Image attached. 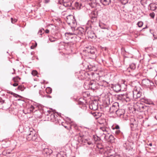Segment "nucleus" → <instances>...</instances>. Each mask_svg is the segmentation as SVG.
<instances>
[{
	"mask_svg": "<svg viewBox=\"0 0 157 157\" xmlns=\"http://www.w3.org/2000/svg\"><path fill=\"white\" fill-rule=\"evenodd\" d=\"M100 129L103 132H107V128L105 127H101Z\"/></svg>",
	"mask_w": 157,
	"mask_h": 157,
	"instance_id": "51",
	"label": "nucleus"
},
{
	"mask_svg": "<svg viewBox=\"0 0 157 157\" xmlns=\"http://www.w3.org/2000/svg\"><path fill=\"white\" fill-rule=\"evenodd\" d=\"M34 109H35L34 107L33 106L31 105L28 107V110H29V112L27 111L26 109H25L24 110H23V112L24 113H25V114H28V113H31V112H33V111L34 110Z\"/></svg>",
	"mask_w": 157,
	"mask_h": 157,
	"instance_id": "18",
	"label": "nucleus"
},
{
	"mask_svg": "<svg viewBox=\"0 0 157 157\" xmlns=\"http://www.w3.org/2000/svg\"><path fill=\"white\" fill-rule=\"evenodd\" d=\"M46 92L48 94H50L52 93V89L50 87H48L46 89Z\"/></svg>",
	"mask_w": 157,
	"mask_h": 157,
	"instance_id": "46",
	"label": "nucleus"
},
{
	"mask_svg": "<svg viewBox=\"0 0 157 157\" xmlns=\"http://www.w3.org/2000/svg\"><path fill=\"white\" fill-rule=\"evenodd\" d=\"M80 137L81 138L80 140L83 143H86L88 140H90L88 138H86L85 136H80Z\"/></svg>",
	"mask_w": 157,
	"mask_h": 157,
	"instance_id": "29",
	"label": "nucleus"
},
{
	"mask_svg": "<svg viewBox=\"0 0 157 157\" xmlns=\"http://www.w3.org/2000/svg\"><path fill=\"white\" fill-rule=\"evenodd\" d=\"M25 88L22 86H19L17 87L18 90H21V91H23L25 89Z\"/></svg>",
	"mask_w": 157,
	"mask_h": 157,
	"instance_id": "45",
	"label": "nucleus"
},
{
	"mask_svg": "<svg viewBox=\"0 0 157 157\" xmlns=\"http://www.w3.org/2000/svg\"><path fill=\"white\" fill-rule=\"evenodd\" d=\"M51 151H52L51 149H49L48 148H46L44 149L42 152L44 154H46L48 155L52 153Z\"/></svg>",
	"mask_w": 157,
	"mask_h": 157,
	"instance_id": "28",
	"label": "nucleus"
},
{
	"mask_svg": "<svg viewBox=\"0 0 157 157\" xmlns=\"http://www.w3.org/2000/svg\"><path fill=\"white\" fill-rule=\"evenodd\" d=\"M93 115L97 119L100 118V117L101 116V113L98 112H94L93 113Z\"/></svg>",
	"mask_w": 157,
	"mask_h": 157,
	"instance_id": "30",
	"label": "nucleus"
},
{
	"mask_svg": "<svg viewBox=\"0 0 157 157\" xmlns=\"http://www.w3.org/2000/svg\"><path fill=\"white\" fill-rule=\"evenodd\" d=\"M133 76H135V77H137V75H138V74H134V75H132Z\"/></svg>",
	"mask_w": 157,
	"mask_h": 157,
	"instance_id": "63",
	"label": "nucleus"
},
{
	"mask_svg": "<svg viewBox=\"0 0 157 157\" xmlns=\"http://www.w3.org/2000/svg\"><path fill=\"white\" fill-rule=\"evenodd\" d=\"M94 67H95V66H92V65H90L88 66V67L89 68V69H91V67L93 68Z\"/></svg>",
	"mask_w": 157,
	"mask_h": 157,
	"instance_id": "57",
	"label": "nucleus"
},
{
	"mask_svg": "<svg viewBox=\"0 0 157 157\" xmlns=\"http://www.w3.org/2000/svg\"><path fill=\"white\" fill-rule=\"evenodd\" d=\"M44 144H43L41 145V150L42 151H43V149H44Z\"/></svg>",
	"mask_w": 157,
	"mask_h": 157,
	"instance_id": "59",
	"label": "nucleus"
},
{
	"mask_svg": "<svg viewBox=\"0 0 157 157\" xmlns=\"http://www.w3.org/2000/svg\"><path fill=\"white\" fill-rule=\"evenodd\" d=\"M37 135L36 134L35 131L31 130L29 131L28 135H27L26 139L28 141H36L37 139Z\"/></svg>",
	"mask_w": 157,
	"mask_h": 157,
	"instance_id": "5",
	"label": "nucleus"
},
{
	"mask_svg": "<svg viewBox=\"0 0 157 157\" xmlns=\"http://www.w3.org/2000/svg\"><path fill=\"white\" fill-rule=\"evenodd\" d=\"M67 44L70 47L72 48H74L76 45L75 43L74 42H69L67 43Z\"/></svg>",
	"mask_w": 157,
	"mask_h": 157,
	"instance_id": "39",
	"label": "nucleus"
},
{
	"mask_svg": "<svg viewBox=\"0 0 157 157\" xmlns=\"http://www.w3.org/2000/svg\"><path fill=\"white\" fill-rule=\"evenodd\" d=\"M113 88L114 90L116 92H119L121 90V85L119 84L115 85L113 87Z\"/></svg>",
	"mask_w": 157,
	"mask_h": 157,
	"instance_id": "24",
	"label": "nucleus"
},
{
	"mask_svg": "<svg viewBox=\"0 0 157 157\" xmlns=\"http://www.w3.org/2000/svg\"><path fill=\"white\" fill-rule=\"evenodd\" d=\"M50 113V119L51 120L54 122V121H56L57 119V116L56 114L54 113H52V112H50V111H48Z\"/></svg>",
	"mask_w": 157,
	"mask_h": 157,
	"instance_id": "17",
	"label": "nucleus"
},
{
	"mask_svg": "<svg viewBox=\"0 0 157 157\" xmlns=\"http://www.w3.org/2000/svg\"><path fill=\"white\" fill-rule=\"evenodd\" d=\"M155 16V14L153 12L150 13L149 14V16L151 18L153 19Z\"/></svg>",
	"mask_w": 157,
	"mask_h": 157,
	"instance_id": "49",
	"label": "nucleus"
},
{
	"mask_svg": "<svg viewBox=\"0 0 157 157\" xmlns=\"http://www.w3.org/2000/svg\"><path fill=\"white\" fill-rule=\"evenodd\" d=\"M70 23V24H69V25L70 26L72 30L75 29L77 25L76 19H75Z\"/></svg>",
	"mask_w": 157,
	"mask_h": 157,
	"instance_id": "23",
	"label": "nucleus"
},
{
	"mask_svg": "<svg viewBox=\"0 0 157 157\" xmlns=\"http://www.w3.org/2000/svg\"><path fill=\"white\" fill-rule=\"evenodd\" d=\"M99 26L102 29H108L106 27V25L102 23H99Z\"/></svg>",
	"mask_w": 157,
	"mask_h": 157,
	"instance_id": "42",
	"label": "nucleus"
},
{
	"mask_svg": "<svg viewBox=\"0 0 157 157\" xmlns=\"http://www.w3.org/2000/svg\"><path fill=\"white\" fill-rule=\"evenodd\" d=\"M136 68V65L134 63H132L129 65V67H128L127 70V71L128 72H130V69L132 71L134 70Z\"/></svg>",
	"mask_w": 157,
	"mask_h": 157,
	"instance_id": "27",
	"label": "nucleus"
},
{
	"mask_svg": "<svg viewBox=\"0 0 157 157\" xmlns=\"http://www.w3.org/2000/svg\"><path fill=\"white\" fill-rule=\"evenodd\" d=\"M21 80V78L18 76L13 78V80L14 82H17L20 81Z\"/></svg>",
	"mask_w": 157,
	"mask_h": 157,
	"instance_id": "41",
	"label": "nucleus"
},
{
	"mask_svg": "<svg viewBox=\"0 0 157 157\" xmlns=\"http://www.w3.org/2000/svg\"><path fill=\"white\" fill-rule=\"evenodd\" d=\"M63 2V0H58V6L59 9L63 11H65V8L62 3Z\"/></svg>",
	"mask_w": 157,
	"mask_h": 157,
	"instance_id": "19",
	"label": "nucleus"
},
{
	"mask_svg": "<svg viewBox=\"0 0 157 157\" xmlns=\"http://www.w3.org/2000/svg\"><path fill=\"white\" fill-rule=\"evenodd\" d=\"M75 6L77 9H80L82 6L81 4L77 2H75L74 3Z\"/></svg>",
	"mask_w": 157,
	"mask_h": 157,
	"instance_id": "37",
	"label": "nucleus"
},
{
	"mask_svg": "<svg viewBox=\"0 0 157 157\" xmlns=\"http://www.w3.org/2000/svg\"><path fill=\"white\" fill-rule=\"evenodd\" d=\"M11 153V152L9 150H5L2 152L3 155L7 156H9Z\"/></svg>",
	"mask_w": 157,
	"mask_h": 157,
	"instance_id": "36",
	"label": "nucleus"
},
{
	"mask_svg": "<svg viewBox=\"0 0 157 157\" xmlns=\"http://www.w3.org/2000/svg\"><path fill=\"white\" fill-rule=\"evenodd\" d=\"M46 33H48L49 32V30L48 29H47L45 31Z\"/></svg>",
	"mask_w": 157,
	"mask_h": 157,
	"instance_id": "60",
	"label": "nucleus"
},
{
	"mask_svg": "<svg viewBox=\"0 0 157 157\" xmlns=\"http://www.w3.org/2000/svg\"><path fill=\"white\" fill-rule=\"evenodd\" d=\"M142 112H147V113H148L149 112V110L150 109V108L148 106L144 105L143 107L142 108Z\"/></svg>",
	"mask_w": 157,
	"mask_h": 157,
	"instance_id": "34",
	"label": "nucleus"
},
{
	"mask_svg": "<svg viewBox=\"0 0 157 157\" xmlns=\"http://www.w3.org/2000/svg\"><path fill=\"white\" fill-rule=\"evenodd\" d=\"M62 3L63 4L65 8L66 7H70L71 6L72 4V3L71 2H64V0H63V2Z\"/></svg>",
	"mask_w": 157,
	"mask_h": 157,
	"instance_id": "31",
	"label": "nucleus"
},
{
	"mask_svg": "<svg viewBox=\"0 0 157 157\" xmlns=\"http://www.w3.org/2000/svg\"><path fill=\"white\" fill-rule=\"evenodd\" d=\"M142 94V93L140 91H137V90H134L132 93V97L135 100L140 98Z\"/></svg>",
	"mask_w": 157,
	"mask_h": 157,
	"instance_id": "14",
	"label": "nucleus"
},
{
	"mask_svg": "<svg viewBox=\"0 0 157 157\" xmlns=\"http://www.w3.org/2000/svg\"><path fill=\"white\" fill-rule=\"evenodd\" d=\"M141 101L144 102V103L149 105H153L154 102L150 99H148L146 98H141Z\"/></svg>",
	"mask_w": 157,
	"mask_h": 157,
	"instance_id": "15",
	"label": "nucleus"
},
{
	"mask_svg": "<svg viewBox=\"0 0 157 157\" xmlns=\"http://www.w3.org/2000/svg\"><path fill=\"white\" fill-rule=\"evenodd\" d=\"M75 19V17L72 15H69L67 16L66 21L67 23L69 25V24H70V22Z\"/></svg>",
	"mask_w": 157,
	"mask_h": 157,
	"instance_id": "21",
	"label": "nucleus"
},
{
	"mask_svg": "<svg viewBox=\"0 0 157 157\" xmlns=\"http://www.w3.org/2000/svg\"><path fill=\"white\" fill-rule=\"evenodd\" d=\"M89 4L92 7H95L96 5V4L95 2V0L94 2H91L89 3Z\"/></svg>",
	"mask_w": 157,
	"mask_h": 157,
	"instance_id": "47",
	"label": "nucleus"
},
{
	"mask_svg": "<svg viewBox=\"0 0 157 157\" xmlns=\"http://www.w3.org/2000/svg\"><path fill=\"white\" fill-rule=\"evenodd\" d=\"M150 9L153 11H155L157 8V5L155 3H152L149 4Z\"/></svg>",
	"mask_w": 157,
	"mask_h": 157,
	"instance_id": "25",
	"label": "nucleus"
},
{
	"mask_svg": "<svg viewBox=\"0 0 157 157\" xmlns=\"http://www.w3.org/2000/svg\"><path fill=\"white\" fill-rule=\"evenodd\" d=\"M119 108V105L118 103L117 102H115L110 107L109 109V112L110 113H116Z\"/></svg>",
	"mask_w": 157,
	"mask_h": 157,
	"instance_id": "10",
	"label": "nucleus"
},
{
	"mask_svg": "<svg viewBox=\"0 0 157 157\" xmlns=\"http://www.w3.org/2000/svg\"><path fill=\"white\" fill-rule=\"evenodd\" d=\"M101 2L104 6L109 5L111 3V0H100Z\"/></svg>",
	"mask_w": 157,
	"mask_h": 157,
	"instance_id": "26",
	"label": "nucleus"
},
{
	"mask_svg": "<svg viewBox=\"0 0 157 157\" xmlns=\"http://www.w3.org/2000/svg\"><path fill=\"white\" fill-rule=\"evenodd\" d=\"M50 2V0H45V3H47Z\"/></svg>",
	"mask_w": 157,
	"mask_h": 157,
	"instance_id": "61",
	"label": "nucleus"
},
{
	"mask_svg": "<svg viewBox=\"0 0 157 157\" xmlns=\"http://www.w3.org/2000/svg\"><path fill=\"white\" fill-rule=\"evenodd\" d=\"M65 154H64L63 152H60L58 153L57 155V157H64Z\"/></svg>",
	"mask_w": 157,
	"mask_h": 157,
	"instance_id": "43",
	"label": "nucleus"
},
{
	"mask_svg": "<svg viewBox=\"0 0 157 157\" xmlns=\"http://www.w3.org/2000/svg\"><path fill=\"white\" fill-rule=\"evenodd\" d=\"M11 22L12 23H14L17 21V20L15 18L12 17L11 19Z\"/></svg>",
	"mask_w": 157,
	"mask_h": 157,
	"instance_id": "52",
	"label": "nucleus"
},
{
	"mask_svg": "<svg viewBox=\"0 0 157 157\" xmlns=\"http://www.w3.org/2000/svg\"><path fill=\"white\" fill-rule=\"evenodd\" d=\"M11 85H12V86H17L18 85V84L17 82H15V83H14L12 84H11Z\"/></svg>",
	"mask_w": 157,
	"mask_h": 157,
	"instance_id": "56",
	"label": "nucleus"
},
{
	"mask_svg": "<svg viewBox=\"0 0 157 157\" xmlns=\"http://www.w3.org/2000/svg\"><path fill=\"white\" fill-rule=\"evenodd\" d=\"M86 143H87V144L89 145H90L92 144V143L89 140H88Z\"/></svg>",
	"mask_w": 157,
	"mask_h": 157,
	"instance_id": "58",
	"label": "nucleus"
},
{
	"mask_svg": "<svg viewBox=\"0 0 157 157\" xmlns=\"http://www.w3.org/2000/svg\"><path fill=\"white\" fill-rule=\"evenodd\" d=\"M64 35L66 39L70 40H72L74 42L78 41L81 38V37L75 35L74 32L73 33L67 32L65 33Z\"/></svg>",
	"mask_w": 157,
	"mask_h": 157,
	"instance_id": "3",
	"label": "nucleus"
},
{
	"mask_svg": "<svg viewBox=\"0 0 157 157\" xmlns=\"http://www.w3.org/2000/svg\"><path fill=\"white\" fill-rule=\"evenodd\" d=\"M44 30L42 28L40 29L38 33V34L39 35V37H42V34L44 33Z\"/></svg>",
	"mask_w": 157,
	"mask_h": 157,
	"instance_id": "40",
	"label": "nucleus"
},
{
	"mask_svg": "<svg viewBox=\"0 0 157 157\" xmlns=\"http://www.w3.org/2000/svg\"><path fill=\"white\" fill-rule=\"evenodd\" d=\"M143 23L141 21H139L137 23V25L139 27H141L143 26Z\"/></svg>",
	"mask_w": 157,
	"mask_h": 157,
	"instance_id": "48",
	"label": "nucleus"
},
{
	"mask_svg": "<svg viewBox=\"0 0 157 157\" xmlns=\"http://www.w3.org/2000/svg\"><path fill=\"white\" fill-rule=\"evenodd\" d=\"M9 93H10V94H13V95H14V96H15V95H17V96H16V97H17V96L19 97H21L20 95H18V94H14V93H13V92H9Z\"/></svg>",
	"mask_w": 157,
	"mask_h": 157,
	"instance_id": "54",
	"label": "nucleus"
},
{
	"mask_svg": "<svg viewBox=\"0 0 157 157\" xmlns=\"http://www.w3.org/2000/svg\"><path fill=\"white\" fill-rule=\"evenodd\" d=\"M121 53L124 56H125L126 55H127L128 52H126L125 50V49L123 48H122L121 49Z\"/></svg>",
	"mask_w": 157,
	"mask_h": 157,
	"instance_id": "44",
	"label": "nucleus"
},
{
	"mask_svg": "<svg viewBox=\"0 0 157 157\" xmlns=\"http://www.w3.org/2000/svg\"><path fill=\"white\" fill-rule=\"evenodd\" d=\"M89 108L93 110H97L98 108V101L95 100L91 101L89 104Z\"/></svg>",
	"mask_w": 157,
	"mask_h": 157,
	"instance_id": "8",
	"label": "nucleus"
},
{
	"mask_svg": "<svg viewBox=\"0 0 157 157\" xmlns=\"http://www.w3.org/2000/svg\"><path fill=\"white\" fill-rule=\"evenodd\" d=\"M38 72L36 70H33L32 72V74L33 76H36Z\"/></svg>",
	"mask_w": 157,
	"mask_h": 157,
	"instance_id": "50",
	"label": "nucleus"
},
{
	"mask_svg": "<svg viewBox=\"0 0 157 157\" xmlns=\"http://www.w3.org/2000/svg\"><path fill=\"white\" fill-rule=\"evenodd\" d=\"M56 35H59V36L57 37H53L52 38H49V40L52 42H53L55 41L56 40L54 39H56V40H58L59 39L61 38V35L60 33H57L56 34Z\"/></svg>",
	"mask_w": 157,
	"mask_h": 157,
	"instance_id": "32",
	"label": "nucleus"
},
{
	"mask_svg": "<svg viewBox=\"0 0 157 157\" xmlns=\"http://www.w3.org/2000/svg\"><path fill=\"white\" fill-rule=\"evenodd\" d=\"M134 126H136V124L135 123H132L131 124L130 126L131 128H133Z\"/></svg>",
	"mask_w": 157,
	"mask_h": 157,
	"instance_id": "53",
	"label": "nucleus"
},
{
	"mask_svg": "<svg viewBox=\"0 0 157 157\" xmlns=\"http://www.w3.org/2000/svg\"><path fill=\"white\" fill-rule=\"evenodd\" d=\"M144 105L141 104L140 102H137L135 104L134 107L136 110L140 112H142V108L143 107Z\"/></svg>",
	"mask_w": 157,
	"mask_h": 157,
	"instance_id": "12",
	"label": "nucleus"
},
{
	"mask_svg": "<svg viewBox=\"0 0 157 157\" xmlns=\"http://www.w3.org/2000/svg\"><path fill=\"white\" fill-rule=\"evenodd\" d=\"M114 139L115 138L112 135H110L109 136L107 141L109 142L112 143L114 142Z\"/></svg>",
	"mask_w": 157,
	"mask_h": 157,
	"instance_id": "33",
	"label": "nucleus"
},
{
	"mask_svg": "<svg viewBox=\"0 0 157 157\" xmlns=\"http://www.w3.org/2000/svg\"><path fill=\"white\" fill-rule=\"evenodd\" d=\"M109 155L110 156L109 157H116L115 155H114L112 154H111V155Z\"/></svg>",
	"mask_w": 157,
	"mask_h": 157,
	"instance_id": "62",
	"label": "nucleus"
},
{
	"mask_svg": "<svg viewBox=\"0 0 157 157\" xmlns=\"http://www.w3.org/2000/svg\"><path fill=\"white\" fill-rule=\"evenodd\" d=\"M103 84L102 83L99 84L94 80H91L90 82H86L84 83V88L86 90H93L98 89L99 86H108V83L105 81H103Z\"/></svg>",
	"mask_w": 157,
	"mask_h": 157,
	"instance_id": "1",
	"label": "nucleus"
},
{
	"mask_svg": "<svg viewBox=\"0 0 157 157\" xmlns=\"http://www.w3.org/2000/svg\"><path fill=\"white\" fill-rule=\"evenodd\" d=\"M85 51L88 54L89 56L92 57V58L94 59L96 57L95 53L96 52V50L95 48H92L90 46L88 47H86Z\"/></svg>",
	"mask_w": 157,
	"mask_h": 157,
	"instance_id": "6",
	"label": "nucleus"
},
{
	"mask_svg": "<svg viewBox=\"0 0 157 157\" xmlns=\"http://www.w3.org/2000/svg\"><path fill=\"white\" fill-rule=\"evenodd\" d=\"M153 36L155 39H157V36L155 35H153Z\"/></svg>",
	"mask_w": 157,
	"mask_h": 157,
	"instance_id": "64",
	"label": "nucleus"
},
{
	"mask_svg": "<svg viewBox=\"0 0 157 157\" xmlns=\"http://www.w3.org/2000/svg\"><path fill=\"white\" fill-rule=\"evenodd\" d=\"M113 129H115V134L116 136L119 139L124 138V136L123 133L120 130V126L117 124L114 125L112 126Z\"/></svg>",
	"mask_w": 157,
	"mask_h": 157,
	"instance_id": "4",
	"label": "nucleus"
},
{
	"mask_svg": "<svg viewBox=\"0 0 157 157\" xmlns=\"http://www.w3.org/2000/svg\"><path fill=\"white\" fill-rule=\"evenodd\" d=\"M87 35L89 38L92 39L95 37H97V35L95 34V33L92 30H89L88 31Z\"/></svg>",
	"mask_w": 157,
	"mask_h": 157,
	"instance_id": "20",
	"label": "nucleus"
},
{
	"mask_svg": "<svg viewBox=\"0 0 157 157\" xmlns=\"http://www.w3.org/2000/svg\"><path fill=\"white\" fill-rule=\"evenodd\" d=\"M125 111L123 109H119L118 108V110L117 111L116 114L118 116L121 118H122L123 117V115L124 114Z\"/></svg>",
	"mask_w": 157,
	"mask_h": 157,
	"instance_id": "16",
	"label": "nucleus"
},
{
	"mask_svg": "<svg viewBox=\"0 0 157 157\" xmlns=\"http://www.w3.org/2000/svg\"><path fill=\"white\" fill-rule=\"evenodd\" d=\"M73 32L75 34L79 36H82L85 34V29L82 27H79L77 28Z\"/></svg>",
	"mask_w": 157,
	"mask_h": 157,
	"instance_id": "9",
	"label": "nucleus"
},
{
	"mask_svg": "<svg viewBox=\"0 0 157 157\" xmlns=\"http://www.w3.org/2000/svg\"><path fill=\"white\" fill-rule=\"evenodd\" d=\"M90 17V20L88 21L87 24L90 25L91 29H92V28L94 29V27H96L98 24L96 13H95L94 12H92Z\"/></svg>",
	"mask_w": 157,
	"mask_h": 157,
	"instance_id": "2",
	"label": "nucleus"
},
{
	"mask_svg": "<svg viewBox=\"0 0 157 157\" xmlns=\"http://www.w3.org/2000/svg\"><path fill=\"white\" fill-rule=\"evenodd\" d=\"M150 81L148 79H144L142 80V84L145 86H149L150 84Z\"/></svg>",
	"mask_w": 157,
	"mask_h": 157,
	"instance_id": "22",
	"label": "nucleus"
},
{
	"mask_svg": "<svg viewBox=\"0 0 157 157\" xmlns=\"http://www.w3.org/2000/svg\"><path fill=\"white\" fill-rule=\"evenodd\" d=\"M69 119L70 121V125L69 128L66 126H65L64 127L66 128H67V129L69 130L70 131L71 130L72 128H74L76 131L77 130H78V128L77 125L74 123L72 122L71 121V120L70 119Z\"/></svg>",
	"mask_w": 157,
	"mask_h": 157,
	"instance_id": "13",
	"label": "nucleus"
},
{
	"mask_svg": "<svg viewBox=\"0 0 157 157\" xmlns=\"http://www.w3.org/2000/svg\"><path fill=\"white\" fill-rule=\"evenodd\" d=\"M132 97V93H130L120 95H119L118 97L119 99L125 101L126 102L130 101Z\"/></svg>",
	"mask_w": 157,
	"mask_h": 157,
	"instance_id": "7",
	"label": "nucleus"
},
{
	"mask_svg": "<svg viewBox=\"0 0 157 157\" xmlns=\"http://www.w3.org/2000/svg\"><path fill=\"white\" fill-rule=\"evenodd\" d=\"M4 102V101L1 98H0V105H2Z\"/></svg>",
	"mask_w": 157,
	"mask_h": 157,
	"instance_id": "55",
	"label": "nucleus"
},
{
	"mask_svg": "<svg viewBox=\"0 0 157 157\" xmlns=\"http://www.w3.org/2000/svg\"><path fill=\"white\" fill-rule=\"evenodd\" d=\"M98 121L99 123L100 124H106V121L104 118L102 119L101 118H100Z\"/></svg>",
	"mask_w": 157,
	"mask_h": 157,
	"instance_id": "35",
	"label": "nucleus"
},
{
	"mask_svg": "<svg viewBox=\"0 0 157 157\" xmlns=\"http://www.w3.org/2000/svg\"><path fill=\"white\" fill-rule=\"evenodd\" d=\"M100 153L103 155V157H109V155L111 154L110 151L106 149H104L102 148H101Z\"/></svg>",
	"mask_w": 157,
	"mask_h": 157,
	"instance_id": "11",
	"label": "nucleus"
},
{
	"mask_svg": "<svg viewBox=\"0 0 157 157\" xmlns=\"http://www.w3.org/2000/svg\"><path fill=\"white\" fill-rule=\"evenodd\" d=\"M93 139L95 142H97L101 140L100 138L96 135H94L93 136Z\"/></svg>",
	"mask_w": 157,
	"mask_h": 157,
	"instance_id": "38",
	"label": "nucleus"
}]
</instances>
